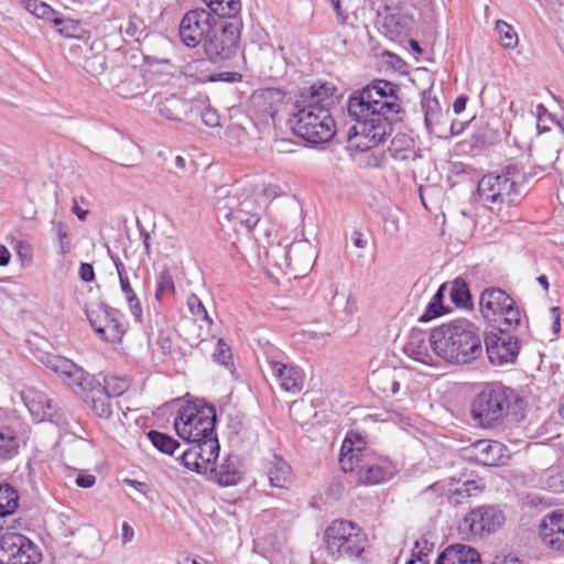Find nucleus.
Masks as SVG:
<instances>
[{
	"label": "nucleus",
	"instance_id": "1",
	"mask_svg": "<svg viewBox=\"0 0 564 564\" xmlns=\"http://www.w3.org/2000/svg\"><path fill=\"white\" fill-rule=\"evenodd\" d=\"M484 333L467 318H457L431 329L429 340L433 352L451 365H469L484 352Z\"/></svg>",
	"mask_w": 564,
	"mask_h": 564
},
{
	"label": "nucleus",
	"instance_id": "2",
	"mask_svg": "<svg viewBox=\"0 0 564 564\" xmlns=\"http://www.w3.org/2000/svg\"><path fill=\"white\" fill-rule=\"evenodd\" d=\"M519 176L517 166L509 165L501 174H486L478 182V195L492 205L491 210L496 212L501 221L509 223L517 217L514 207L522 198Z\"/></svg>",
	"mask_w": 564,
	"mask_h": 564
},
{
	"label": "nucleus",
	"instance_id": "3",
	"mask_svg": "<svg viewBox=\"0 0 564 564\" xmlns=\"http://www.w3.org/2000/svg\"><path fill=\"white\" fill-rule=\"evenodd\" d=\"M523 399L501 382L485 383L471 402L473 420L482 429L500 427L512 405L522 404Z\"/></svg>",
	"mask_w": 564,
	"mask_h": 564
},
{
	"label": "nucleus",
	"instance_id": "4",
	"mask_svg": "<svg viewBox=\"0 0 564 564\" xmlns=\"http://www.w3.org/2000/svg\"><path fill=\"white\" fill-rule=\"evenodd\" d=\"M398 86L384 79H376L359 90L352 91L347 100L350 118H362L369 112L400 113L401 101Z\"/></svg>",
	"mask_w": 564,
	"mask_h": 564
},
{
	"label": "nucleus",
	"instance_id": "5",
	"mask_svg": "<svg viewBox=\"0 0 564 564\" xmlns=\"http://www.w3.org/2000/svg\"><path fill=\"white\" fill-rule=\"evenodd\" d=\"M367 536L361 528L352 521L337 519L326 528L323 542L327 554L337 560L347 557L357 560L366 550Z\"/></svg>",
	"mask_w": 564,
	"mask_h": 564
},
{
	"label": "nucleus",
	"instance_id": "6",
	"mask_svg": "<svg viewBox=\"0 0 564 564\" xmlns=\"http://www.w3.org/2000/svg\"><path fill=\"white\" fill-rule=\"evenodd\" d=\"M215 406L202 400L189 401L182 405L174 419L176 434L186 443L215 435Z\"/></svg>",
	"mask_w": 564,
	"mask_h": 564
},
{
	"label": "nucleus",
	"instance_id": "7",
	"mask_svg": "<svg viewBox=\"0 0 564 564\" xmlns=\"http://www.w3.org/2000/svg\"><path fill=\"white\" fill-rule=\"evenodd\" d=\"M289 124L294 134L314 144L328 142L336 133V124L330 111L318 110L311 105L294 106Z\"/></svg>",
	"mask_w": 564,
	"mask_h": 564
},
{
	"label": "nucleus",
	"instance_id": "8",
	"mask_svg": "<svg viewBox=\"0 0 564 564\" xmlns=\"http://www.w3.org/2000/svg\"><path fill=\"white\" fill-rule=\"evenodd\" d=\"M356 123L348 130L349 142L359 151H368L380 143L392 132V121H398L399 113L372 111L362 118H351Z\"/></svg>",
	"mask_w": 564,
	"mask_h": 564
},
{
	"label": "nucleus",
	"instance_id": "9",
	"mask_svg": "<svg viewBox=\"0 0 564 564\" xmlns=\"http://www.w3.org/2000/svg\"><path fill=\"white\" fill-rule=\"evenodd\" d=\"M243 28L242 19L220 21L200 44L210 63L217 64L236 56Z\"/></svg>",
	"mask_w": 564,
	"mask_h": 564
},
{
	"label": "nucleus",
	"instance_id": "10",
	"mask_svg": "<svg viewBox=\"0 0 564 564\" xmlns=\"http://www.w3.org/2000/svg\"><path fill=\"white\" fill-rule=\"evenodd\" d=\"M40 360L46 368L58 375L83 401L87 400L97 390V387L101 386V382L95 376L88 373L70 359L53 354H44Z\"/></svg>",
	"mask_w": 564,
	"mask_h": 564
},
{
	"label": "nucleus",
	"instance_id": "11",
	"mask_svg": "<svg viewBox=\"0 0 564 564\" xmlns=\"http://www.w3.org/2000/svg\"><path fill=\"white\" fill-rule=\"evenodd\" d=\"M479 307L482 316L496 325L519 327L521 313L516 301L500 288H488L481 292Z\"/></svg>",
	"mask_w": 564,
	"mask_h": 564
},
{
	"label": "nucleus",
	"instance_id": "12",
	"mask_svg": "<svg viewBox=\"0 0 564 564\" xmlns=\"http://www.w3.org/2000/svg\"><path fill=\"white\" fill-rule=\"evenodd\" d=\"M260 206L251 195L228 192L216 204L217 216L251 231L260 221Z\"/></svg>",
	"mask_w": 564,
	"mask_h": 564
},
{
	"label": "nucleus",
	"instance_id": "13",
	"mask_svg": "<svg viewBox=\"0 0 564 564\" xmlns=\"http://www.w3.org/2000/svg\"><path fill=\"white\" fill-rule=\"evenodd\" d=\"M517 328L497 325L484 333L482 346L491 365L501 367L516 362L521 349V341L513 333Z\"/></svg>",
	"mask_w": 564,
	"mask_h": 564
},
{
	"label": "nucleus",
	"instance_id": "14",
	"mask_svg": "<svg viewBox=\"0 0 564 564\" xmlns=\"http://www.w3.org/2000/svg\"><path fill=\"white\" fill-rule=\"evenodd\" d=\"M85 314L95 333L106 341H121L128 329L124 315L104 302L87 305Z\"/></svg>",
	"mask_w": 564,
	"mask_h": 564
},
{
	"label": "nucleus",
	"instance_id": "15",
	"mask_svg": "<svg viewBox=\"0 0 564 564\" xmlns=\"http://www.w3.org/2000/svg\"><path fill=\"white\" fill-rule=\"evenodd\" d=\"M217 24L214 14L204 8L191 9L184 13L178 25L181 42L189 47L199 46Z\"/></svg>",
	"mask_w": 564,
	"mask_h": 564
},
{
	"label": "nucleus",
	"instance_id": "16",
	"mask_svg": "<svg viewBox=\"0 0 564 564\" xmlns=\"http://www.w3.org/2000/svg\"><path fill=\"white\" fill-rule=\"evenodd\" d=\"M39 547L20 533H6L0 538V564H39Z\"/></svg>",
	"mask_w": 564,
	"mask_h": 564
},
{
	"label": "nucleus",
	"instance_id": "17",
	"mask_svg": "<svg viewBox=\"0 0 564 564\" xmlns=\"http://www.w3.org/2000/svg\"><path fill=\"white\" fill-rule=\"evenodd\" d=\"M505 514L495 506L471 509L464 518L463 525L474 536L482 538L498 531L505 523Z\"/></svg>",
	"mask_w": 564,
	"mask_h": 564
},
{
	"label": "nucleus",
	"instance_id": "18",
	"mask_svg": "<svg viewBox=\"0 0 564 564\" xmlns=\"http://www.w3.org/2000/svg\"><path fill=\"white\" fill-rule=\"evenodd\" d=\"M22 400L34 420L39 422L50 421L56 424L65 423L57 402L46 393L30 388L22 392Z\"/></svg>",
	"mask_w": 564,
	"mask_h": 564
},
{
	"label": "nucleus",
	"instance_id": "19",
	"mask_svg": "<svg viewBox=\"0 0 564 564\" xmlns=\"http://www.w3.org/2000/svg\"><path fill=\"white\" fill-rule=\"evenodd\" d=\"M540 538L550 549L564 552V512L553 511L543 518Z\"/></svg>",
	"mask_w": 564,
	"mask_h": 564
},
{
	"label": "nucleus",
	"instance_id": "20",
	"mask_svg": "<svg viewBox=\"0 0 564 564\" xmlns=\"http://www.w3.org/2000/svg\"><path fill=\"white\" fill-rule=\"evenodd\" d=\"M199 104L194 99L187 100L176 95L160 98L156 101L159 113L171 121H184L192 118V110H198Z\"/></svg>",
	"mask_w": 564,
	"mask_h": 564
},
{
	"label": "nucleus",
	"instance_id": "21",
	"mask_svg": "<svg viewBox=\"0 0 564 564\" xmlns=\"http://www.w3.org/2000/svg\"><path fill=\"white\" fill-rule=\"evenodd\" d=\"M386 35L391 40L405 36L412 24V17L403 12L399 7L384 6L379 13Z\"/></svg>",
	"mask_w": 564,
	"mask_h": 564
},
{
	"label": "nucleus",
	"instance_id": "22",
	"mask_svg": "<svg viewBox=\"0 0 564 564\" xmlns=\"http://www.w3.org/2000/svg\"><path fill=\"white\" fill-rule=\"evenodd\" d=\"M484 490L485 484L481 478L463 479L451 477L447 500L453 506L469 503L471 498L479 497Z\"/></svg>",
	"mask_w": 564,
	"mask_h": 564
},
{
	"label": "nucleus",
	"instance_id": "23",
	"mask_svg": "<svg viewBox=\"0 0 564 564\" xmlns=\"http://www.w3.org/2000/svg\"><path fill=\"white\" fill-rule=\"evenodd\" d=\"M285 93L279 88H264L253 93L251 100L257 111L272 120L284 106Z\"/></svg>",
	"mask_w": 564,
	"mask_h": 564
},
{
	"label": "nucleus",
	"instance_id": "24",
	"mask_svg": "<svg viewBox=\"0 0 564 564\" xmlns=\"http://www.w3.org/2000/svg\"><path fill=\"white\" fill-rule=\"evenodd\" d=\"M335 87L328 83L315 84L307 91H303L295 101V107L311 105L315 109L329 110L334 104Z\"/></svg>",
	"mask_w": 564,
	"mask_h": 564
},
{
	"label": "nucleus",
	"instance_id": "25",
	"mask_svg": "<svg viewBox=\"0 0 564 564\" xmlns=\"http://www.w3.org/2000/svg\"><path fill=\"white\" fill-rule=\"evenodd\" d=\"M213 479L221 487L237 485L243 476L242 464L238 456L228 455L210 470Z\"/></svg>",
	"mask_w": 564,
	"mask_h": 564
},
{
	"label": "nucleus",
	"instance_id": "26",
	"mask_svg": "<svg viewBox=\"0 0 564 564\" xmlns=\"http://www.w3.org/2000/svg\"><path fill=\"white\" fill-rule=\"evenodd\" d=\"M430 348L429 335L422 329L412 328L403 348L404 352L415 361L431 366L434 362Z\"/></svg>",
	"mask_w": 564,
	"mask_h": 564
},
{
	"label": "nucleus",
	"instance_id": "27",
	"mask_svg": "<svg viewBox=\"0 0 564 564\" xmlns=\"http://www.w3.org/2000/svg\"><path fill=\"white\" fill-rule=\"evenodd\" d=\"M355 437L356 442L347 436L341 444L338 462L344 473L357 471L358 474L360 467L366 465L362 463L365 443L360 436L355 435Z\"/></svg>",
	"mask_w": 564,
	"mask_h": 564
},
{
	"label": "nucleus",
	"instance_id": "28",
	"mask_svg": "<svg viewBox=\"0 0 564 564\" xmlns=\"http://www.w3.org/2000/svg\"><path fill=\"white\" fill-rule=\"evenodd\" d=\"M505 445L498 441L480 440L473 445L476 463L484 466L503 465L507 456Z\"/></svg>",
	"mask_w": 564,
	"mask_h": 564
},
{
	"label": "nucleus",
	"instance_id": "29",
	"mask_svg": "<svg viewBox=\"0 0 564 564\" xmlns=\"http://www.w3.org/2000/svg\"><path fill=\"white\" fill-rule=\"evenodd\" d=\"M434 564H481V558L476 549L457 543L442 551Z\"/></svg>",
	"mask_w": 564,
	"mask_h": 564
},
{
	"label": "nucleus",
	"instance_id": "30",
	"mask_svg": "<svg viewBox=\"0 0 564 564\" xmlns=\"http://www.w3.org/2000/svg\"><path fill=\"white\" fill-rule=\"evenodd\" d=\"M263 468L271 487L280 489L288 487L291 481L292 468L281 456L273 454L270 458L264 459Z\"/></svg>",
	"mask_w": 564,
	"mask_h": 564
},
{
	"label": "nucleus",
	"instance_id": "31",
	"mask_svg": "<svg viewBox=\"0 0 564 564\" xmlns=\"http://www.w3.org/2000/svg\"><path fill=\"white\" fill-rule=\"evenodd\" d=\"M270 367L284 391L296 393L302 390L303 376L297 368L289 367L280 361H271Z\"/></svg>",
	"mask_w": 564,
	"mask_h": 564
},
{
	"label": "nucleus",
	"instance_id": "32",
	"mask_svg": "<svg viewBox=\"0 0 564 564\" xmlns=\"http://www.w3.org/2000/svg\"><path fill=\"white\" fill-rule=\"evenodd\" d=\"M395 473L397 467L390 462H380L361 466L358 478L364 485H377L390 480Z\"/></svg>",
	"mask_w": 564,
	"mask_h": 564
},
{
	"label": "nucleus",
	"instance_id": "33",
	"mask_svg": "<svg viewBox=\"0 0 564 564\" xmlns=\"http://www.w3.org/2000/svg\"><path fill=\"white\" fill-rule=\"evenodd\" d=\"M214 17L220 21L241 19V0H203Z\"/></svg>",
	"mask_w": 564,
	"mask_h": 564
},
{
	"label": "nucleus",
	"instance_id": "34",
	"mask_svg": "<svg viewBox=\"0 0 564 564\" xmlns=\"http://www.w3.org/2000/svg\"><path fill=\"white\" fill-rule=\"evenodd\" d=\"M197 453H199L200 464L206 465V474L216 465L219 455L220 446L217 435L208 436L206 438H198L193 442Z\"/></svg>",
	"mask_w": 564,
	"mask_h": 564
},
{
	"label": "nucleus",
	"instance_id": "35",
	"mask_svg": "<svg viewBox=\"0 0 564 564\" xmlns=\"http://www.w3.org/2000/svg\"><path fill=\"white\" fill-rule=\"evenodd\" d=\"M90 410L100 419L108 420L112 416V402L109 394L106 393L102 387H97V390L84 401Z\"/></svg>",
	"mask_w": 564,
	"mask_h": 564
},
{
	"label": "nucleus",
	"instance_id": "36",
	"mask_svg": "<svg viewBox=\"0 0 564 564\" xmlns=\"http://www.w3.org/2000/svg\"><path fill=\"white\" fill-rule=\"evenodd\" d=\"M447 284H441L438 290L433 295L432 300L427 303L424 313L419 317V322L427 323L434 318H437L446 313L443 304Z\"/></svg>",
	"mask_w": 564,
	"mask_h": 564
},
{
	"label": "nucleus",
	"instance_id": "37",
	"mask_svg": "<svg viewBox=\"0 0 564 564\" xmlns=\"http://www.w3.org/2000/svg\"><path fill=\"white\" fill-rule=\"evenodd\" d=\"M371 382L382 393L393 395L400 390V382L395 379L393 371L389 369L372 372Z\"/></svg>",
	"mask_w": 564,
	"mask_h": 564
},
{
	"label": "nucleus",
	"instance_id": "38",
	"mask_svg": "<svg viewBox=\"0 0 564 564\" xmlns=\"http://www.w3.org/2000/svg\"><path fill=\"white\" fill-rule=\"evenodd\" d=\"M18 507V491L9 484H0V518L12 514Z\"/></svg>",
	"mask_w": 564,
	"mask_h": 564
},
{
	"label": "nucleus",
	"instance_id": "39",
	"mask_svg": "<svg viewBox=\"0 0 564 564\" xmlns=\"http://www.w3.org/2000/svg\"><path fill=\"white\" fill-rule=\"evenodd\" d=\"M147 438L158 451L166 455H173L180 447V443L175 438L156 430L149 431Z\"/></svg>",
	"mask_w": 564,
	"mask_h": 564
},
{
	"label": "nucleus",
	"instance_id": "40",
	"mask_svg": "<svg viewBox=\"0 0 564 564\" xmlns=\"http://www.w3.org/2000/svg\"><path fill=\"white\" fill-rule=\"evenodd\" d=\"M20 4L37 19L50 21L52 23L57 14H59L50 4L41 0H20Z\"/></svg>",
	"mask_w": 564,
	"mask_h": 564
},
{
	"label": "nucleus",
	"instance_id": "41",
	"mask_svg": "<svg viewBox=\"0 0 564 564\" xmlns=\"http://www.w3.org/2000/svg\"><path fill=\"white\" fill-rule=\"evenodd\" d=\"M422 109L424 112V123L429 131L438 122L441 117V106L435 97H431L426 91L422 96Z\"/></svg>",
	"mask_w": 564,
	"mask_h": 564
},
{
	"label": "nucleus",
	"instance_id": "42",
	"mask_svg": "<svg viewBox=\"0 0 564 564\" xmlns=\"http://www.w3.org/2000/svg\"><path fill=\"white\" fill-rule=\"evenodd\" d=\"M208 58L189 62L183 67V74L187 77H193L200 83L214 82L212 73L208 69Z\"/></svg>",
	"mask_w": 564,
	"mask_h": 564
},
{
	"label": "nucleus",
	"instance_id": "43",
	"mask_svg": "<svg viewBox=\"0 0 564 564\" xmlns=\"http://www.w3.org/2000/svg\"><path fill=\"white\" fill-rule=\"evenodd\" d=\"M188 447L185 448L177 460L187 469L197 474H206V465L200 464L199 453H197L193 443H187Z\"/></svg>",
	"mask_w": 564,
	"mask_h": 564
},
{
	"label": "nucleus",
	"instance_id": "44",
	"mask_svg": "<svg viewBox=\"0 0 564 564\" xmlns=\"http://www.w3.org/2000/svg\"><path fill=\"white\" fill-rule=\"evenodd\" d=\"M194 104H199L198 110H192V117H200L204 124L214 128L219 126V115L216 109L206 105V98H195Z\"/></svg>",
	"mask_w": 564,
	"mask_h": 564
},
{
	"label": "nucleus",
	"instance_id": "45",
	"mask_svg": "<svg viewBox=\"0 0 564 564\" xmlns=\"http://www.w3.org/2000/svg\"><path fill=\"white\" fill-rule=\"evenodd\" d=\"M53 24L56 26V32L67 39H78L80 37L82 26L78 20L69 19V18H61L56 17L53 20Z\"/></svg>",
	"mask_w": 564,
	"mask_h": 564
},
{
	"label": "nucleus",
	"instance_id": "46",
	"mask_svg": "<svg viewBox=\"0 0 564 564\" xmlns=\"http://www.w3.org/2000/svg\"><path fill=\"white\" fill-rule=\"evenodd\" d=\"M101 387L112 399L122 395L129 389L130 381L126 377L107 376L104 378Z\"/></svg>",
	"mask_w": 564,
	"mask_h": 564
},
{
	"label": "nucleus",
	"instance_id": "47",
	"mask_svg": "<svg viewBox=\"0 0 564 564\" xmlns=\"http://www.w3.org/2000/svg\"><path fill=\"white\" fill-rule=\"evenodd\" d=\"M468 285L469 284H452L449 295L455 306L462 308H473L474 302Z\"/></svg>",
	"mask_w": 564,
	"mask_h": 564
},
{
	"label": "nucleus",
	"instance_id": "48",
	"mask_svg": "<svg viewBox=\"0 0 564 564\" xmlns=\"http://www.w3.org/2000/svg\"><path fill=\"white\" fill-rule=\"evenodd\" d=\"M495 31L499 36V41L505 48H514L518 45V34L513 28L503 20L496 22Z\"/></svg>",
	"mask_w": 564,
	"mask_h": 564
},
{
	"label": "nucleus",
	"instance_id": "49",
	"mask_svg": "<svg viewBox=\"0 0 564 564\" xmlns=\"http://www.w3.org/2000/svg\"><path fill=\"white\" fill-rule=\"evenodd\" d=\"M158 282H180L184 279L183 269L174 261L163 263L158 273Z\"/></svg>",
	"mask_w": 564,
	"mask_h": 564
},
{
	"label": "nucleus",
	"instance_id": "50",
	"mask_svg": "<svg viewBox=\"0 0 564 564\" xmlns=\"http://www.w3.org/2000/svg\"><path fill=\"white\" fill-rule=\"evenodd\" d=\"M144 23L143 20L137 15H130L128 21L120 26V31L130 37L135 39L138 42L140 37L144 33Z\"/></svg>",
	"mask_w": 564,
	"mask_h": 564
},
{
	"label": "nucleus",
	"instance_id": "51",
	"mask_svg": "<svg viewBox=\"0 0 564 564\" xmlns=\"http://www.w3.org/2000/svg\"><path fill=\"white\" fill-rule=\"evenodd\" d=\"M215 362L223 365L226 368L232 366V355L230 347L225 343L223 338L218 339L216 349L213 354Z\"/></svg>",
	"mask_w": 564,
	"mask_h": 564
},
{
	"label": "nucleus",
	"instance_id": "52",
	"mask_svg": "<svg viewBox=\"0 0 564 564\" xmlns=\"http://www.w3.org/2000/svg\"><path fill=\"white\" fill-rule=\"evenodd\" d=\"M121 291L126 297V301L129 304V308L131 314L134 316L137 321H141L142 317V307L139 299L137 297L134 291L131 288V284H120Z\"/></svg>",
	"mask_w": 564,
	"mask_h": 564
},
{
	"label": "nucleus",
	"instance_id": "53",
	"mask_svg": "<svg viewBox=\"0 0 564 564\" xmlns=\"http://www.w3.org/2000/svg\"><path fill=\"white\" fill-rule=\"evenodd\" d=\"M53 230L57 236L59 242L61 253L65 254L70 249V241L68 236L67 226L63 221L52 220Z\"/></svg>",
	"mask_w": 564,
	"mask_h": 564
},
{
	"label": "nucleus",
	"instance_id": "54",
	"mask_svg": "<svg viewBox=\"0 0 564 564\" xmlns=\"http://www.w3.org/2000/svg\"><path fill=\"white\" fill-rule=\"evenodd\" d=\"M21 427L22 422L18 417H12L7 425L0 429V441H18Z\"/></svg>",
	"mask_w": 564,
	"mask_h": 564
},
{
	"label": "nucleus",
	"instance_id": "55",
	"mask_svg": "<svg viewBox=\"0 0 564 564\" xmlns=\"http://www.w3.org/2000/svg\"><path fill=\"white\" fill-rule=\"evenodd\" d=\"M187 305L193 315L202 316L208 324H213V319L209 317L204 304L197 295L192 294L187 300Z\"/></svg>",
	"mask_w": 564,
	"mask_h": 564
},
{
	"label": "nucleus",
	"instance_id": "56",
	"mask_svg": "<svg viewBox=\"0 0 564 564\" xmlns=\"http://www.w3.org/2000/svg\"><path fill=\"white\" fill-rule=\"evenodd\" d=\"M434 549V544L431 543L424 536L420 540L415 541L414 546L412 549V556L421 557L422 560H427L430 553H432Z\"/></svg>",
	"mask_w": 564,
	"mask_h": 564
},
{
	"label": "nucleus",
	"instance_id": "57",
	"mask_svg": "<svg viewBox=\"0 0 564 564\" xmlns=\"http://www.w3.org/2000/svg\"><path fill=\"white\" fill-rule=\"evenodd\" d=\"M155 345L163 356H167L172 352V339L170 335L163 330L159 332Z\"/></svg>",
	"mask_w": 564,
	"mask_h": 564
},
{
	"label": "nucleus",
	"instance_id": "58",
	"mask_svg": "<svg viewBox=\"0 0 564 564\" xmlns=\"http://www.w3.org/2000/svg\"><path fill=\"white\" fill-rule=\"evenodd\" d=\"M18 441H0V457L9 459L18 454Z\"/></svg>",
	"mask_w": 564,
	"mask_h": 564
},
{
	"label": "nucleus",
	"instance_id": "59",
	"mask_svg": "<svg viewBox=\"0 0 564 564\" xmlns=\"http://www.w3.org/2000/svg\"><path fill=\"white\" fill-rule=\"evenodd\" d=\"M449 484H451V478H445L443 480H438V481L430 485L425 489V491H432L438 496H446L448 498Z\"/></svg>",
	"mask_w": 564,
	"mask_h": 564
},
{
	"label": "nucleus",
	"instance_id": "60",
	"mask_svg": "<svg viewBox=\"0 0 564 564\" xmlns=\"http://www.w3.org/2000/svg\"><path fill=\"white\" fill-rule=\"evenodd\" d=\"M214 82L239 83L242 80V75L238 72H221L212 74Z\"/></svg>",
	"mask_w": 564,
	"mask_h": 564
},
{
	"label": "nucleus",
	"instance_id": "61",
	"mask_svg": "<svg viewBox=\"0 0 564 564\" xmlns=\"http://www.w3.org/2000/svg\"><path fill=\"white\" fill-rule=\"evenodd\" d=\"M78 275L83 282H93L95 279V271L90 263L83 262L78 270Z\"/></svg>",
	"mask_w": 564,
	"mask_h": 564
},
{
	"label": "nucleus",
	"instance_id": "62",
	"mask_svg": "<svg viewBox=\"0 0 564 564\" xmlns=\"http://www.w3.org/2000/svg\"><path fill=\"white\" fill-rule=\"evenodd\" d=\"M76 485L80 488H91L96 482V477L90 474H79L75 480Z\"/></svg>",
	"mask_w": 564,
	"mask_h": 564
},
{
	"label": "nucleus",
	"instance_id": "63",
	"mask_svg": "<svg viewBox=\"0 0 564 564\" xmlns=\"http://www.w3.org/2000/svg\"><path fill=\"white\" fill-rule=\"evenodd\" d=\"M550 315L552 318V330L554 334H558L561 330V310L557 306L550 308Z\"/></svg>",
	"mask_w": 564,
	"mask_h": 564
},
{
	"label": "nucleus",
	"instance_id": "64",
	"mask_svg": "<svg viewBox=\"0 0 564 564\" xmlns=\"http://www.w3.org/2000/svg\"><path fill=\"white\" fill-rule=\"evenodd\" d=\"M351 241H352L354 246L359 249H364L368 245V241L364 237V234L358 229H354V231L351 234Z\"/></svg>",
	"mask_w": 564,
	"mask_h": 564
}]
</instances>
